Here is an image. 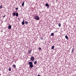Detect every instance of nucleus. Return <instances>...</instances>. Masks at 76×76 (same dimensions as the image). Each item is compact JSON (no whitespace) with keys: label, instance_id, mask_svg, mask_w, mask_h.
<instances>
[{"label":"nucleus","instance_id":"obj_2","mask_svg":"<svg viewBox=\"0 0 76 76\" xmlns=\"http://www.w3.org/2000/svg\"><path fill=\"white\" fill-rule=\"evenodd\" d=\"M35 59V58H34L33 57H32L30 58L31 60V61H33L34 60V59Z\"/></svg>","mask_w":76,"mask_h":76},{"label":"nucleus","instance_id":"obj_5","mask_svg":"<svg viewBox=\"0 0 76 76\" xmlns=\"http://www.w3.org/2000/svg\"><path fill=\"white\" fill-rule=\"evenodd\" d=\"M24 21H25L24 20H23V21L21 23L22 25H24L25 24V22H24Z\"/></svg>","mask_w":76,"mask_h":76},{"label":"nucleus","instance_id":"obj_21","mask_svg":"<svg viewBox=\"0 0 76 76\" xmlns=\"http://www.w3.org/2000/svg\"><path fill=\"white\" fill-rule=\"evenodd\" d=\"M9 71H11V68H9Z\"/></svg>","mask_w":76,"mask_h":76},{"label":"nucleus","instance_id":"obj_23","mask_svg":"<svg viewBox=\"0 0 76 76\" xmlns=\"http://www.w3.org/2000/svg\"><path fill=\"white\" fill-rule=\"evenodd\" d=\"M39 50H41V48L40 47L39 48Z\"/></svg>","mask_w":76,"mask_h":76},{"label":"nucleus","instance_id":"obj_24","mask_svg":"<svg viewBox=\"0 0 76 76\" xmlns=\"http://www.w3.org/2000/svg\"><path fill=\"white\" fill-rule=\"evenodd\" d=\"M6 16V15H4L3 16V18H5V17Z\"/></svg>","mask_w":76,"mask_h":76},{"label":"nucleus","instance_id":"obj_18","mask_svg":"<svg viewBox=\"0 0 76 76\" xmlns=\"http://www.w3.org/2000/svg\"><path fill=\"white\" fill-rule=\"evenodd\" d=\"M16 16L17 17L18 16V13H17L16 15Z\"/></svg>","mask_w":76,"mask_h":76},{"label":"nucleus","instance_id":"obj_10","mask_svg":"<svg viewBox=\"0 0 76 76\" xmlns=\"http://www.w3.org/2000/svg\"><path fill=\"white\" fill-rule=\"evenodd\" d=\"M24 3H25V2L23 1V3H22V6H23V7L24 6Z\"/></svg>","mask_w":76,"mask_h":76},{"label":"nucleus","instance_id":"obj_9","mask_svg":"<svg viewBox=\"0 0 76 76\" xmlns=\"http://www.w3.org/2000/svg\"><path fill=\"white\" fill-rule=\"evenodd\" d=\"M11 28H12V26H11V25H10L8 26L9 29H11Z\"/></svg>","mask_w":76,"mask_h":76},{"label":"nucleus","instance_id":"obj_27","mask_svg":"<svg viewBox=\"0 0 76 76\" xmlns=\"http://www.w3.org/2000/svg\"><path fill=\"white\" fill-rule=\"evenodd\" d=\"M37 20H39V19H37Z\"/></svg>","mask_w":76,"mask_h":76},{"label":"nucleus","instance_id":"obj_17","mask_svg":"<svg viewBox=\"0 0 76 76\" xmlns=\"http://www.w3.org/2000/svg\"><path fill=\"white\" fill-rule=\"evenodd\" d=\"M73 51H74V48H73L72 49V53H73Z\"/></svg>","mask_w":76,"mask_h":76},{"label":"nucleus","instance_id":"obj_14","mask_svg":"<svg viewBox=\"0 0 76 76\" xmlns=\"http://www.w3.org/2000/svg\"><path fill=\"white\" fill-rule=\"evenodd\" d=\"M51 36H54V33H52L51 34Z\"/></svg>","mask_w":76,"mask_h":76},{"label":"nucleus","instance_id":"obj_3","mask_svg":"<svg viewBox=\"0 0 76 76\" xmlns=\"http://www.w3.org/2000/svg\"><path fill=\"white\" fill-rule=\"evenodd\" d=\"M33 66H34V65L32 64H31L29 65V67H31V68H32V67H33Z\"/></svg>","mask_w":76,"mask_h":76},{"label":"nucleus","instance_id":"obj_13","mask_svg":"<svg viewBox=\"0 0 76 76\" xmlns=\"http://www.w3.org/2000/svg\"><path fill=\"white\" fill-rule=\"evenodd\" d=\"M37 61H35L34 62V64H37Z\"/></svg>","mask_w":76,"mask_h":76},{"label":"nucleus","instance_id":"obj_25","mask_svg":"<svg viewBox=\"0 0 76 76\" xmlns=\"http://www.w3.org/2000/svg\"><path fill=\"white\" fill-rule=\"evenodd\" d=\"M41 39H43V38L41 37Z\"/></svg>","mask_w":76,"mask_h":76},{"label":"nucleus","instance_id":"obj_19","mask_svg":"<svg viewBox=\"0 0 76 76\" xmlns=\"http://www.w3.org/2000/svg\"><path fill=\"white\" fill-rule=\"evenodd\" d=\"M58 26H59V27H60V26H61V24L60 23H59L58 24Z\"/></svg>","mask_w":76,"mask_h":76},{"label":"nucleus","instance_id":"obj_7","mask_svg":"<svg viewBox=\"0 0 76 76\" xmlns=\"http://www.w3.org/2000/svg\"><path fill=\"white\" fill-rule=\"evenodd\" d=\"M65 38H66V39H69V37H67V35H66L65 36Z\"/></svg>","mask_w":76,"mask_h":76},{"label":"nucleus","instance_id":"obj_22","mask_svg":"<svg viewBox=\"0 0 76 76\" xmlns=\"http://www.w3.org/2000/svg\"><path fill=\"white\" fill-rule=\"evenodd\" d=\"M2 8V6H0V9H1Z\"/></svg>","mask_w":76,"mask_h":76},{"label":"nucleus","instance_id":"obj_26","mask_svg":"<svg viewBox=\"0 0 76 76\" xmlns=\"http://www.w3.org/2000/svg\"><path fill=\"white\" fill-rule=\"evenodd\" d=\"M56 0V1H58V0Z\"/></svg>","mask_w":76,"mask_h":76},{"label":"nucleus","instance_id":"obj_1","mask_svg":"<svg viewBox=\"0 0 76 76\" xmlns=\"http://www.w3.org/2000/svg\"><path fill=\"white\" fill-rule=\"evenodd\" d=\"M34 19H39V17L38 15H35L34 17Z\"/></svg>","mask_w":76,"mask_h":76},{"label":"nucleus","instance_id":"obj_20","mask_svg":"<svg viewBox=\"0 0 76 76\" xmlns=\"http://www.w3.org/2000/svg\"><path fill=\"white\" fill-rule=\"evenodd\" d=\"M19 9V8L17 7V8H15L16 10H18V9Z\"/></svg>","mask_w":76,"mask_h":76},{"label":"nucleus","instance_id":"obj_11","mask_svg":"<svg viewBox=\"0 0 76 76\" xmlns=\"http://www.w3.org/2000/svg\"><path fill=\"white\" fill-rule=\"evenodd\" d=\"M49 6V4H46L45 6L46 7H48V6Z\"/></svg>","mask_w":76,"mask_h":76},{"label":"nucleus","instance_id":"obj_12","mask_svg":"<svg viewBox=\"0 0 76 76\" xmlns=\"http://www.w3.org/2000/svg\"><path fill=\"white\" fill-rule=\"evenodd\" d=\"M12 67L14 68H16V65L14 64L13 65H12Z\"/></svg>","mask_w":76,"mask_h":76},{"label":"nucleus","instance_id":"obj_6","mask_svg":"<svg viewBox=\"0 0 76 76\" xmlns=\"http://www.w3.org/2000/svg\"><path fill=\"white\" fill-rule=\"evenodd\" d=\"M31 52H32V50H30L28 52V53L30 54H31Z\"/></svg>","mask_w":76,"mask_h":76},{"label":"nucleus","instance_id":"obj_8","mask_svg":"<svg viewBox=\"0 0 76 76\" xmlns=\"http://www.w3.org/2000/svg\"><path fill=\"white\" fill-rule=\"evenodd\" d=\"M29 64L30 65H31V64H32V62H29Z\"/></svg>","mask_w":76,"mask_h":76},{"label":"nucleus","instance_id":"obj_4","mask_svg":"<svg viewBox=\"0 0 76 76\" xmlns=\"http://www.w3.org/2000/svg\"><path fill=\"white\" fill-rule=\"evenodd\" d=\"M12 15L14 16H15V15H16V12H13L12 13Z\"/></svg>","mask_w":76,"mask_h":76},{"label":"nucleus","instance_id":"obj_15","mask_svg":"<svg viewBox=\"0 0 76 76\" xmlns=\"http://www.w3.org/2000/svg\"><path fill=\"white\" fill-rule=\"evenodd\" d=\"M25 23H26V25H27V24H28V22L27 21H26Z\"/></svg>","mask_w":76,"mask_h":76},{"label":"nucleus","instance_id":"obj_16","mask_svg":"<svg viewBox=\"0 0 76 76\" xmlns=\"http://www.w3.org/2000/svg\"><path fill=\"white\" fill-rule=\"evenodd\" d=\"M52 49L53 50V49H54V46H53L52 47Z\"/></svg>","mask_w":76,"mask_h":76}]
</instances>
